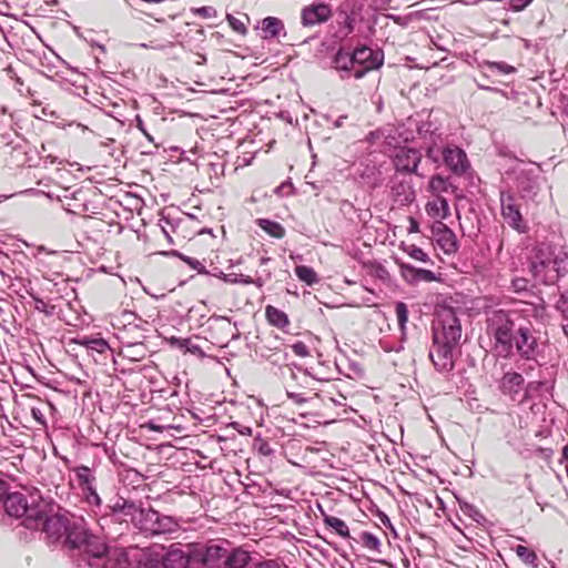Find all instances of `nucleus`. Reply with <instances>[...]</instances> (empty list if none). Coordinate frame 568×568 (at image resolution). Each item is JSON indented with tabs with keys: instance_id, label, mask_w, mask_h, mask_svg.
I'll use <instances>...</instances> for the list:
<instances>
[{
	"instance_id": "f257e3e1",
	"label": "nucleus",
	"mask_w": 568,
	"mask_h": 568,
	"mask_svg": "<svg viewBox=\"0 0 568 568\" xmlns=\"http://www.w3.org/2000/svg\"><path fill=\"white\" fill-rule=\"evenodd\" d=\"M463 328L452 308L437 313L432 325V346L428 357L438 373H450L462 354Z\"/></svg>"
},
{
	"instance_id": "f03ea898",
	"label": "nucleus",
	"mask_w": 568,
	"mask_h": 568,
	"mask_svg": "<svg viewBox=\"0 0 568 568\" xmlns=\"http://www.w3.org/2000/svg\"><path fill=\"white\" fill-rule=\"evenodd\" d=\"M516 313L497 310L487 318V331L494 337L496 347L510 353L514 346Z\"/></svg>"
},
{
	"instance_id": "7ed1b4c3",
	"label": "nucleus",
	"mask_w": 568,
	"mask_h": 568,
	"mask_svg": "<svg viewBox=\"0 0 568 568\" xmlns=\"http://www.w3.org/2000/svg\"><path fill=\"white\" fill-rule=\"evenodd\" d=\"M135 527L150 536H158L178 532L180 524L174 517L161 515L149 507L138 515Z\"/></svg>"
},
{
	"instance_id": "20e7f679",
	"label": "nucleus",
	"mask_w": 568,
	"mask_h": 568,
	"mask_svg": "<svg viewBox=\"0 0 568 568\" xmlns=\"http://www.w3.org/2000/svg\"><path fill=\"white\" fill-rule=\"evenodd\" d=\"M70 521L71 520L67 515L53 514L48 516L45 514V506L42 505L40 508V515L36 518L30 517L29 529H41L47 535L48 539L57 541L65 536Z\"/></svg>"
},
{
	"instance_id": "39448f33",
	"label": "nucleus",
	"mask_w": 568,
	"mask_h": 568,
	"mask_svg": "<svg viewBox=\"0 0 568 568\" xmlns=\"http://www.w3.org/2000/svg\"><path fill=\"white\" fill-rule=\"evenodd\" d=\"M29 501L28 497L19 491L10 493L3 499L4 511L14 518H21L22 525L29 529L30 517L36 518L40 515V508L43 504L37 503L33 497Z\"/></svg>"
},
{
	"instance_id": "423d86ee",
	"label": "nucleus",
	"mask_w": 568,
	"mask_h": 568,
	"mask_svg": "<svg viewBox=\"0 0 568 568\" xmlns=\"http://www.w3.org/2000/svg\"><path fill=\"white\" fill-rule=\"evenodd\" d=\"M145 568H193L195 565L194 551L185 552L181 549H171L162 557H148Z\"/></svg>"
},
{
	"instance_id": "0eeeda50",
	"label": "nucleus",
	"mask_w": 568,
	"mask_h": 568,
	"mask_svg": "<svg viewBox=\"0 0 568 568\" xmlns=\"http://www.w3.org/2000/svg\"><path fill=\"white\" fill-rule=\"evenodd\" d=\"M353 61L355 65L358 67L355 69L354 77L356 79H361L368 71L382 67L384 61V54L382 51H375L366 45H362L353 51Z\"/></svg>"
},
{
	"instance_id": "6e6552de",
	"label": "nucleus",
	"mask_w": 568,
	"mask_h": 568,
	"mask_svg": "<svg viewBox=\"0 0 568 568\" xmlns=\"http://www.w3.org/2000/svg\"><path fill=\"white\" fill-rule=\"evenodd\" d=\"M442 156L447 169L457 176L465 175L470 169L466 152L457 145L449 144L445 146Z\"/></svg>"
},
{
	"instance_id": "1a4fd4ad",
	"label": "nucleus",
	"mask_w": 568,
	"mask_h": 568,
	"mask_svg": "<svg viewBox=\"0 0 568 568\" xmlns=\"http://www.w3.org/2000/svg\"><path fill=\"white\" fill-rule=\"evenodd\" d=\"M227 548L219 544H212L206 546L204 550L194 551L195 565H202L205 568H223Z\"/></svg>"
},
{
	"instance_id": "9d476101",
	"label": "nucleus",
	"mask_w": 568,
	"mask_h": 568,
	"mask_svg": "<svg viewBox=\"0 0 568 568\" xmlns=\"http://www.w3.org/2000/svg\"><path fill=\"white\" fill-rule=\"evenodd\" d=\"M333 16L332 7L324 2H314L301 11V20L304 27H314L328 21Z\"/></svg>"
},
{
	"instance_id": "9b49d317",
	"label": "nucleus",
	"mask_w": 568,
	"mask_h": 568,
	"mask_svg": "<svg viewBox=\"0 0 568 568\" xmlns=\"http://www.w3.org/2000/svg\"><path fill=\"white\" fill-rule=\"evenodd\" d=\"M501 215L507 224L518 233H526L528 231L519 206L515 203L513 196H508L506 201H501Z\"/></svg>"
},
{
	"instance_id": "f8f14e48",
	"label": "nucleus",
	"mask_w": 568,
	"mask_h": 568,
	"mask_svg": "<svg viewBox=\"0 0 568 568\" xmlns=\"http://www.w3.org/2000/svg\"><path fill=\"white\" fill-rule=\"evenodd\" d=\"M422 161V154L415 149L403 148L399 149L395 155L394 164L397 171L404 173H414L419 175L417 172L418 164Z\"/></svg>"
},
{
	"instance_id": "ddd939ff",
	"label": "nucleus",
	"mask_w": 568,
	"mask_h": 568,
	"mask_svg": "<svg viewBox=\"0 0 568 568\" xmlns=\"http://www.w3.org/2000/svg\"><path fill=\"white\" fill-rule=\"evenodd\" d=\"M109 551L105 544L99 537L91 535L79 552L85 556L90 566L99 567V561H102L109 555Z\"/></svg>"
},
{
	"instance_id": "4468645a",
	"label": "nucleus",
	"mask_w": 568,
	"mask_h": 568,
	"mask_svg": "<svg viewBox=\"0 0 568 568\" xmlns=\"http://www.w3.org/2000/svg\"><path fill=\"white\" fill-rule=\"evenodd\" d=\"M514 344L518 353L529 359L537 347V339L531 334V331L527 326H520L517 329V335L514 336Z\"/></svg>"
},
{
	"instance_id": "2eb2a0df",
	"label": "nucleus",
	"mask_w": 568,
	"mask_h": 568,
	"mask_svg": "<svg viewBox=\"0 0 568 568\" xmlns=\"http://www.w3.org/2000/svg\"><path fill=\"white\" fill-rule=\"evenodd\" d=\"M90 536L91 534L88 532L81 523L70 521L68 531L64 536V545L70 550L80 551Z\"/></svg>"
},
{
	"instance_id": "dca6fc26",
	"label": "nucleus",
	"mask_w": 568,
	"mask_h": 568,
	"mask_svg": "<svg viewBox=\"0 0 568 568\" xmlns=\"http://www.w3.org/2000/svg\"><path fill=\"white\" fill-rule=\"evenodd\" d=\"M399 267L400 276L410 284L418 283L420 281L424 282H433L435 281L434 272L424 268H417L410 264H406L403 262H396Z\"/></svg>"
},
{
	"instance_id": "f3484780",
	"label": "nucleus",
	"mask_w": 568,
	"mask_h": 568,
	"mask_svg": "<svg viewBox=\"0 0 568 568\" xmlns=\"http://www.w3.org/2000/svg\"><path fill=\"white\" fill-rule=\"evenodd\" d=\"M109 508L114 514H122L125 517H130L134 525L138 521V515L143 510V507L122 497H115L109 505Z\"/></svg>"
},
{
	"instance_id": "a211bd4d",
	"label": "nucleus",
	"mask_w": 568,
	"mask_h": 568,
	"mask_svg": "<svg viewBox=\"0 0 568 568\" xmlns=\"http://www.w3.org/2000/svg\"><path fill=\"white\" fill-rule=\"evenodd\" d=\"M525 379L521 374L517 372H507L500 379L499 389L504 395L515 398L521 390Z\"/></svg>"
},
{
	"instance_id": "6ab92c4d",
	"label": "nucleus",
	"mask_w": 568,
	"mask_h": 568,
	"mask_svg": "<svg viewBox=\"0 0 568 568\" xmlns=\"http://www.w3.org/2000/svg\"><path fill=\"white\" fill-rule=\"evenodd\" d=\"M437 244L446 254H454L458 251V242L455 233L445 224H440L437 231Z\"/></svg>"
},
{
	"instance_id": "aec40b11",
	"label": "nucleus",
	"mask_w": 568,
	"mask_h": 568,
	"mask_svg": "<svg viewBox=\"0 0 568 568\" xmlns=\"http://www.w3.org/2000/svg\"><path fill=\"white\" fill-rule=\"evenodd\" d=\"M251 561L248 551L242 548H227L223 568H247Z\"/></svg>"
},
{
	"instance_id": "412c9836",
	"label": "nucleus",
	"mask_w": 568,
	"mask_h": 568,
	"mask_svg": "<svg viewBox=\"0 0 568 568\" xmlns=\"http://www.w3.org/2000/svg\"><path fill=\"white\" fill-rule=\"evenodd\" d=\"M265 317L270 325L282 331H285L291 325L287 314L273 305L265 307Z\"/></svg>"
},
{
	"instance_id": "4be33fe9",
	"label": "nucleus",
	"mask_w": 568,
	"mask_h": 568,
	"mask_svg": "<svg viewBox=\"0 0 568 568\" xmlns=\"http://www.w3.org/2000/svg\"><path fill=\"white\" fill-rule=\"evenodd\" d=\"M321 513H322L323 523L326 528L331 529L333 532H335L336 535H338L342 538L347 539L351 537L349 528L343 519L332 516V515H328V514L324 513L323 510Z\"/></svg>"
},
{
	"instance_id": "5701e85b",
	"label": "nucleus",
	"mask_w": 568,
	"mask_h": 568,
	"mask_svg": "<svg viewBox=\"0 0 568 568\" xmlns=\"http://www.w3.org/2000/svg\"><path fill=\"white\" fill-rule=\"evenodd\" d=\"M261 30L264 39L276 38L284 30V23L276 17H266L261 21Z\"/></svg>"
},
{
	"instance_id": "b1692460",
	"label": "nucleus",
	"mask_w": 568,
	"mask_h": 568,
	"mask_svg": "<svg viewBox=\"0 0 568 568\" xmlns=\"http://www.w3.org/2000/svg\"><path fill=\"white\" fill-rule=\"evenodd\" d=\"M426 210L430 216L442 220L450 214L448 202L444 196H436V200L426 205Z\"/></svg>"
},
{
	"instance_id": "393cba45",
	"label": "nucleus",
	"mask_w": 568,
	"mask_h": 568,
	"mask_svg": "<svg viewBox=\"0 0 568 568\" xmlns=\"http://www.w3.org/2000/svg\"><path fill=\"white\" fill-rule=\"evenodd\" d=\"M334 68L341 71H355V63L353 61V52L344 51L339 49L333 60Z\"/></svg>"
},
{
	"instance_id": "a878e982",
	"label": "nucleus",
	"mask_w": 568,
	"mask_h": 568,
	"mask_svg": "<svg viewBox=\"0 0 568 568\" xmlns=\"http://www.w3.org/2000/svg\"><path fill=\"white\" fill-rule=\"evenodd\" d=\"M256 224L272 237L282 239L285 236V229L278 222L267 219H257Z\"/></svg>"
},
{
	"instance_id": "bb28decb",
	"label": "nucleus",
	"mask_w": 568,
	"mask_h": 568,
	"mask_svg": "<svg viewBox=\"0 0 568 568\" xmlns=\"http://www.w3.org/2000/svg\"><path fill=\"white\" fill-rule=\"evenodd\" d=\"M79 485L91 491V495L97 501L100 500L98 494L92 489L91 485L94 478L91 476V470L87 466H80L75 469Z\"/></svg>"
},
{
	"instance_id": "cd10ccee",
	"label": "nucleus",
	"mask_w": 568,
	"mask_h": 568,
	"mask_svg": "<svg viewBox=\"0 0 568 568\" xmlns=\"http://www.w3.org/2000/svg\"><path fill=\"white\" fill-rule=\"evenodd\" d=\"M294 272L300 281L306 283L310 286L320 282L317 273L311 266L298 265L295 267Z\"/></svg>"
},
{
	"instance_id": "c85d7f7f",
	"label": "nucleus",
	"mask_w": 568,
	"mask_h": 568,
	"mask_svg": "<svg viewBox=\"0 0 568 568\" xmlns=\"http://www.w3.org/2000/svg\"><path fill=\"white\" fill-rule=\"evenodd\" d=\"M106 557L111 568H130L129 555L124 550L109 551Z\"/></svg>"
},
{
	"instance_id": "c756f323",
	"label": "nucleus",
	"mask_w": 568,
	"mask_h": 568,
	"mask_svg": "<svg viewBox=\"0 0 568 568\" xmlns=\"http://www.w3.org/2000/svg\"><path fill=\"white\" fill-rule=\"evenodd\" d=\"M449 189V182L447 178L442 176L440 174L433 175L428 183V191L436 196H442L440 194L447 192Z\"/></svg>"
},
{
	"instance_id": "7c9ffc66",
	"label": "nucleus",
	"mask_w": 568,
	"mask_h": 568,
	"mask_svg": "<svg viewBox=\"0 0 568 568\" xmlns=\"http://www.w3.org/2000/svg\"><path fill=\"white\" fill-rule=\"evenodd\" d=\"M226 21L231 29L236 33L245 37L248 32L247 24L250 23V18L247 14H244L243 19L236 18L232 14L226 16Z\"/></svg>"
},
{
	"instance_id": "2f4dec72",
	"label": "nucleus",
	"mask_w": 568,
	"mask_h": 568,
	"mask_svg": "<svg viewBox=\"0 0 568 568\" xmlns=\"http://www.w3.org/2000/svg\"><path fill=\"white\" fill-rule=\"evenodd\" d=\"M515 552L520 558V560L526 565L537 567L538 557L532 549L523 545H517L515 548Z\"/></svg>"
},
{
	"instance_id": "473e14b6",
	"label": "nucleus",
	"mask_w": 568,
	"mask_h": 568,
	"mask_svg": "<svg viewBox=\"0 0 568 568\" xmlns=\"http://www.w3.org/2000/svg\"><path fill=\"white\" fill-rule=\"evenodd\" d=\"M359 541L362 542L363 547H365L366 549L377 552V554L381 552L382 542L378 539V537H376L372 532L363 531L359 535Z\"/></svg>"
},
{
	"instance_id": "72a5a7b5",
	"label": "nucleus",
	"mask_w": 568,
	"mask_h": 568,
	"mask_svg": "<svg viewBox=\"0 0 568 568\" xmlns=\"http://www.w3.org/2000/svg\"><path fill=\"white\" fill-rule=\"evenodd\" d=\"M79 344L85 346L89 349L97 351L100 354L105 353V351L109 348L108 343L103 338L83 337L79 341Z\"/></svg>"
},
{
	"instance_id": "f704fd0d",
	"label": "nucleus",
	"mask_w": 568,
	"mask_h": 568,
	"mask_svg": "<svg viewBox=\"0 0 568 568\" xmlns=\"http://www.w3.org/2000/svg\"><path fill=\"white\" fill-rule=\"evenodd\" d=\"M402 248L405 253H407L412 258H414L416 261L424 262V263L429 262V256L420 247L416 246L415 244L403 245Z\"/></svg>"
},
{
	"instance_id": "c9c22d12",
	"label": "nucleus",
	"mask_w": 568,
	"mask_h": 568,
	"mask_svg": "<svg viewBox=\"0 0 568 568\" xmlns=\"http://www.w3.org/2000/svg\"><path fill=\"white\" fill-rule=\"evenodd\" d=\"M395 314L397 318V323L402 329L405 328V325L408 321V308L404 302H397L395 305Z\"/></svg>"
},
{
	"instance_id": "e433bc0d",
	"label": "nucleus",
	"mask_w": 568,
	"mask_h": 568,
	"mask_svg": "<svg viewBox=\"0 0 568 568\" xmlns=\"http://www.w3.org/2000/svg\"><path fill=\"white\" fill-rule=\"evenodd\" d=\"M173 254L176 255L184 263H186L189 266H191L193 270L201 271L203 268L202 263L194 257L186 256L179 252H174Z\"/></svg>"
},
{
	"instance_id": "4c0bfd02",
	"label": "nucleus",
	"mask_w": 568,
	"mask_h": 568,
	"mask_svg": "<svg viewBox=\"0 0 568 568\" xmlns=\"http://www.w3.org/2000/svg\"><path fill=\"white\" fill-rule=\"evenodd\" d=\"M489 69H491V70L496 69L499 72L505 73V74H509L515 71L514 67H511L507 63H504V62H491V63H489Z\"/></svg>"
},
{
	"instance_id": "58836bf2",
	"label": "nucleus",
	"mask_w": 568,
	"mask_h": 568,
	"mask_svg": "<svg viewBox=\"0 0 568 568\" xmlns=\"http://www.w3.org/2000/svg\"><path fill=\"white\" fill-rule=\"evenodd\" d=\"M531 2L532 0H509V8L515 12H519L528 7Z\"/></svg>"
},
{
	"instance_id": "ea45409f",
	"label": "nucleus",
	"mask_w": 568,
	"mask_h": 568,
	"mask_svg": "<svg viewBox=\"0 0 568 568\" xmlns=\"http://www.w3.org/2000/svg\"><path fill=\"white\" fill-rule=\"evenodd\" d=\"M248 568H281V565L274 559H266L258 561Z\"/></svg>"
},
{
	"instance_id": "a19ab883",
	"label": "nucleus",
	"mask_w": 568,
	"mask_h": 568,
	"mask_svg": "<svg viewBox=\"0 0 568 568\" xmlns=\"http://www.w3.org/2000/svg\"><path fill=\"white\" fill-rule=\"evenodd\" d=\"M136 128L145 135L150 142H153L152 135L146 131L143 121L139 116L136 118Z\"/></svg>"
},
{
	"instance_id": "79ce46f5",
	"label": "nucleus",
	"mask_w": 568,
	"mask_h": 568,
	"mask_svg": "<svg viewBox=\"0 0 568 568\" xmlns=\"http://www.w3.org/2000/svg\"><path fill=\"white\" fill-rule=\"evenodd\" d=\"M408 231H409V233H417V232H419V224L413 217H409V229H408Z\"/></svg>"
},
{
	"instance_id": "37998d69",
	"label": "nucleus",
	"mask_w": 568,
	"mask_h": 568,
	"mask_svg": "<svg viewBox=\"0 0 568 568\" xmlns=\"http://www.w3.org/2000/svg\"><path fill=\"white\" fill-rule=\"evenodd\" d=\"M302 349H305V346L303 344H296L294 346V352L297 354V355H304V353L302 352Z\"/></svg>"
},
{
	"instance_id": "c03bdc74",
	"label": "nucleus",
	"mask_w": 568,
	"mask_h": 568,
	"mask_svg": "<svg viewBox=\"0 0 568 568\" xmlns=\"http://www.w3.org/2000/svg\"><path fill=\"white\" fill-rule=\"evenodd\" d=\"M381 519H382V523H383L385 526H387V527H389V528H392V529H393V526H392V524H390V520H389V518H388L386 515H384Z\"/></svg>"
},
{
	"instance_id": "a18cd8bd",
	"label": "nucleus",
	"mask_w": 568,
	"mask_h": 568,
	"mask_svg": "<svg viewBox=\"0 0 568 568\" xmlns=\"http://www.w3.org/2000/svg\"><path fill=\"white\" fill-rule=\"evenodd\" d=\"M37 310L44 312L45 303L41 300L37 301Z\"/></svg>"
},
{
	"instance_id": "49530a36",
	"label": "nucleus",
	"mask_w": 568,
	"mask_h": 568,
	"mask_svg": "<svg viewBox=\"0 0 568 568\" xmlns=\"http://www.w3.org/2000/svg\"><path fill=\"white\" fill-rule=\"evenodd\" d=\"M427 156L432 158L434 161H437V159L433 156V149L432 148H429L427 150Z\"/></svg>"
},
{
	"instance_id": "de8ad7c7",
	"label": "nucleus",
	"mask_w": 568,
	"mask_h": 568,
	"mask_svg": "<svg viewBox=\"0 0 568 568\" xmlns=\"http://www.w3.org/2000/svg\"><path fill=\"white\" fill-rule=\"evenodd\" d=\"M206 10H207V8L203 7V8L199 9L197 12L199 13H203V16H205L206 14Z\"/></svg>"
},
{
	"instance_id": "09e8293b",
	"label": "nucleus",
	"mask_w": 568,
	"mask_h": 568,
	"mask_svg": "<svg viewBox=\"0 0 568 568\" xmlns=\"http://www.w3.org/2000/svg\"><path fill=\"white\" fill-rule=\"evenodd\" d=\"M38 413H40V412H39V410H37V409H34V408L32 409V414H33V416H34L37 419H38Z\"/></svg>"
},
{
	"instance_id": "8fccbe9b",
	"label": "nucleus",
	"mask_w": 568,
	"mask_h": 568,
	"mask_svg": "<svg viewBox=\"0 0 568 568\" xmlns=\"http://www.w3.org/2000/svg\"><path fill=\"white\" fill-rule=\"evenodd\" d=\"M260 450L263 452L264 454L268 453V449L266 450V448H263V447H260Z\"/></svg>"
},
{
	"instance_id": "3c124183",
	"label": "nucleus",
	"mask_w": 568,
	"mask_h": 568,
	"mask_svg": "<svg viewBox=\"0 0 568 568\" xmlns=\"http://www.w3.org/2000/svg\"><path fill=\"white\" fill-rule=\"evenodd\" d=\"M260 450L263 452L264 454L268 453V449L266 450V448H263V447H260Z\"/></svg>"
},
{
	"instance_id": "603ef678",
	"label": "nucleus",
	"mask_w": 568,
	"mask_h": 568,
	"mask_svg": "<svg viewBox=\"0 0 568 568\" xmlns=\"http://www.w3.org/2000/svg\"><path fill=\"white\" fill-rule=\"evenodd\" d=\"M532 386H534V383H529V384L527 385V390H528V389H531V388H532Z\"/></svg>"
},
{
	"instance_id": "864d4df0",
	"label": "nucleus",
	"mask_w": 568,
	"mask_h": 568,
	"mask_svg": "<svg viewBox=\"0 0 568 568\" xmlns=\"http://www.w3.org/2000/svg\"><path fill=\"white\" fill-rule=\"evenodd\" d=\"M158 22H163L164 19L163 18H154Z\"/></svg>"
},
{
	"instance_id": "5fc2aeb1",
	"label": "nucleus",
	"mask_w": 568,
	"mask_h": 568,
	"mask_svg": "<svg viewBox=\"0 0 568 568\" xmlns=\"http://www.w3.org/2000/svg\"><path fill=\"white\" fill-rule=\"evenodd\" d=\"M187 342V339H183L181 346H184V344H186Z\"/></svg>"
}]
</instances>
